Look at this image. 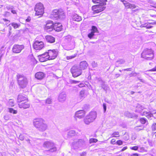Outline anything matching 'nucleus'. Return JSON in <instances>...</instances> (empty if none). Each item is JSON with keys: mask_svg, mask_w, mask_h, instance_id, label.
I'll use <instances>...</instances> for the list:
<instances>
[{"mask_svg": "<svg viewBox=\"0 0 156 156\" xmlns=\"http://www.w3.org/2000/svg\"><path fill=\"white\" fill-rule=\"evenodd\" d=\"M104 5L99 4L92 6V9L93 11V13H98L103 11L105 8V7Z\"/></svg>", "mask_w": 156, "mask_h": 156, "instance_id": "nucleus-9", "label": "nucleus"}, {"mask_svg": "<svg viewBox=\"0 0 156 156\" xmlns=\"http://www.w3.org/2000/svg\"><path fill=\"white\" fill-rule=\"evenodd\" d=\"M149 52L150 53L149 54L147 55V57H142L146 59L150 60L153 58L154 57L153 54V51L152 50H149Z\"/></svg>", "mask_w": 156, "mask_h": 156, "instance_id": "nucleus-23", "label": "nucleus"}, {"mask_svg": "<svg viewBox=\"0 0 156 156\" xmlns=\"http://www.w3.org/2000/svg\"><path fill=\"white\" fill-rule=\"evenodd\" d=\"M98 141V140L95 138H92L90 139L89 142L90 143H96Z\"/></svg>", "mask_w": 156, "mask_h": 156, "instance_id": "nucleus-46", "label": "nucleus"}, {"mask_svg": "<svg viewBox=\"0 0 156 156\" xmlns=\"http://www.w3.org/2000/svg\"><path fill=\"white\" fill-rule=\"evenodd\" d=\"M112 137H116L119 136V132H115L112 134Z\"/></svg>", "mask_w": 156, "mask_h": 156, "instance_id": "nucleus-42", "label": "nucleus"}, {"mask_svg": "<svg viewBox=\"0 0 156 156\" xmlns=\"http://www.w3.org/2000/svg\"><path fill=\"white\" fill-rule=\"evenodd\" d=\"M142 115L145 116L148 119H152L153 117L152 113L150 112H143Z\"/></svg>", "mask_w": 156, "mask_h": 156, "instance_id": "nucleus-28", "label": "nucleus"}, {"mask_svg": "<svg viewBox=\"0 0 156 156\" xmlns=\"http://www.w3.org/2000/svg\"><path fill=\"white\" fill-rule=\"evenodd\" d=\"M44 47V43L41 41H35L33 45L34 48L36 50H40Z\"/></svg>", "mask_w": 156, "mask_h": 156, "instance_id": "nucleus-11", "label": "nucleus"}, {"mask_svg": "<svg viewBox=\"0 0 156 156\" xmlns=\"http://www.w3.org/2000/svg\"><path fill=\"white\" fill-rule=\"evenodd\" d=\"M58 51L57 49L52 50H49L48 52H45V54H47L49 60L53 59L57 56Z\"/></svg>", "mask_w": 156, "mask_h": 156, "instance_id": "nucleus-8", "label": "nucleus"}, {"mask_svg": "<svg viewBox=\"0 0 156 156\" xmlns=\"http://www.w3.org/2000/svg\"><path fill=\"white\" fill-rule=\"evenodd\" d=\"M50 16L51 18L56 20L58 19H62L65 17L64 12L61 9L53 10Z\"/></svg>", "mask_w": 156, "mask_h": 156, "instance_id": "nucleus-3", "label": "nucleus"}, {"mask_svg": "<svg viewBox=\"0 0 156 156\" xmlns=\"http://www.w3.org/2000/svg\"><path fill=\"white\" fill-rule=\"evenodd\" d=\"M91 32H92L94 34L96 33H98V31L96 27L94 26H92V27Z\"/></svg>", "mask_w": 156, "mask_h": 156, "instance_id": "nucleus-36", "label": "nucleus"}, {"mask_svg": "<svg viewBox=\"0 0 156 156\" xmlns=\"http://www.w3.org/2000/svg\"><path fill=\"white\" fill-rule=\"evenodd\" d=\"M34 10L36 12L35 13L36 16H41L44 13V10L43 9Z\"/></svg>", "mask_w": 156, "mask_h": 156, "instance_id": "nucleus-32", "label": "nucleus"}, {"mask_svg": "<svg viewBox=\"0 0 156 156\" xmlns=\"http://www.w3.org/2000/svg\"><path fill=\"white\" fill-rule=\"evenodd\" d=\"M97 117V113L96 112L92 111L90 112L89 114L84 119V121L86 124H89L93 122Z\"/></svg>", "mask_w": 156, "mask_h": 156, "instance_id": "nucleus-6", "label": "nucleus"}, {"mask_svg": "<svg viewBox=\"0 0 156 156\" xmlns=\"http://www.w3.org/2000/svg\"><path fill=\"white\" fill-rule=\"evenodd\" d=\"M64 38L65 43H67L71 42L72 39L73 38V37L69 35L65 36Z\"/></svg>", "mask_w": 156, "mask_h": 156, "instance_id": "nucleus-25", "label": "nucleus"}, {"mask_svg": "<svg viewBox=\"0 0 156 156\" xmlns=\"http://www.w3.org/2000/svg\"><path fill=\"white\" fill-rule=\"evenodd\" d=\"M131 149L133 150H137L138 148V147L137 146H135L133 147H130Z\"/></svg>", "mask_w": 156, "mask_h": 156, "instance_id": "nucleus-53", "label": "nucleus"}, {"mask_svg": "<svg viewBox=\"0 0 156 156\" xmlns=\"http://www.w3.org/2000/svg\"><path fill=\"white\" fill-rule=\"evenodd\" d=\"M152 130L153 131H156V123L153 124L151 127Z\"/></svg>", "mask_w": 156, "mask_h": 156, "instance_id": "nucleus-47", "label": "nucleus"}, {"mask_svg": "<svg viewBox=\"0 0 156 156\" xmlns=\"http://www.w3.org/2000/svg\"><path fill=\"white\" fill-rule=\"evenodd\" d=\"M85 114V112L83 110H79L76 112L75 118L76 119L77 118H82L84 116Z\"/></svg>", "mask_w": 156, "mask_h": 156, "instance_id": "nucleus-12", "label": "nucleus"}, {"mask_svg": "<svg viewBox=\"0 0 156 156\" xmlns=\"http://www.w3.org/2000/svg\"><path fill=\"white\" fill-rule=\"evenodd\" d=\"M149 50H152L151 49H145L141 54V57H147V55L149 54Z\"/></svg>", "mask_w": 156, "mask_h": 156, "instance_id": "nucleus-29", "label": "nucleus"}, {"mask_svg": "<svg viewBox=\"0 0 156 156\" xmlns=\"http://www.w3.org/2000/svg\"><path fill=\"white\" fill-rule=\"evenodd\" d=\"M75 132L74 130H71L69 131L68 133V135L70 136H72L75 134Z\"/></svg>", "mask_w": 156, "mask_h": 156, "instance_id": "nucleus-45", "label": "nucleus"}, {"mask_svg": "<svg viewBox=\"0 0 156 156\" xmlns=\"http://www.w3.org/2000/svg\"><path fill=\"white\" fill-rule=\"evenodd\" d=\"M144 128V126H136L134 128L135 130L137 131H139L140 130L143 129Z\"/></svg>", "mask_w": 156, "mask_h": 156, "instance_id": "nucleus-38", "label": "nucleus"}, {"mask_svg": "<svg viewBox=\"0 0 156 156\" xmlns=\"http://www.w3.org/2000/svg\"><path fill=\"white\" fill-rule=\"evenodd\" d=\"M116 143L117 144L120 145H121L122 144V142L121 140H118L116 142Z\"/></svg>", "mask_w": 156, "mask_h": 156, "instance_id": "nucleus-54", "label": "nucleus"}, {"mask_svg": "<svg viewBox=\"0 0 156 156\" xmlns=\"http://www.w3.org/2000/svg\"><path fill=\"white\" fill-rule=\"evenodd\" d=\"M40 61L41 62H44L48 60H49L47 54H44L40 55L38 56Z\"/></svg>", "mask_w": 156, "mask_h": 156, "instance_id": "nucleus-15", "label": "nucleus"}, {"mask_svg": "<svg viewBox=\"0 0 156 156\" xmlns=\"http://www.w3.org/2000/svg\"><path fill=\"white\" fill-rule=\"evenodd\" d=\"M27 99V98L26 97L22 94H19L18 96L17 100L18 102L20 103L23 101H26Z\"/></svg>", "mask_w": 156, "mask_h": 156, "instance_id": "nucleus-22", "label": "nucleus"}, {"mask_svg": "<svg viewBox=\"0 0 156 156\" xmlns=\"http://www.w3.org/2000/svg\"><path fill=\"white\" fill-rule=\"evenodd\" d=\"M8 111L10 113H12L13 114H16L17 113V111L16 110H15L12 108H9Z\"/></svg>", "mask_w": 156, "mask_h": 156, "instance_id": "nucleus-37", "label": "nucleus"}, {"mask_svg": "<svg viewBox=\"0 0 156 156\" xmlns=\"http://www.w3.org/2000/svg\"><path fill=\"white\" fill-rule=\"evenodd\" d=\"M147 121V120L146 119L144 118H142L140 119V122L142 124H144Z\"/></svg>", "mask_w": 156, "mask_h": 156, "instance_id": "nucleus-44", "label": "nucleus"}, {"mask_svg": "<svg viewBox=\"0 0 156 156\" xmlns=\"http://www.w3.org/2000/svg\"><path fill=\"white\" fill-rule=\"evenodd\" d=\"M72 18L73 21L76 22H80L82 20V17L76 14H73Z\"/></svg>", "mask_w": 156, "mask_h": 156, "instance_id": "nucleus-21", "label": "nucleus"}, {"mask_svg": "<svg viewBox=\"0 0 156 156\" xmlns=\"http://www.w3.org/2000/svg\"><path fill=\"white\" fill-rule=\"evenodd\" d=\"M31 19V18L29 16L26 19V21L27 22H29L30 21Z\"/></svg>", "mask_w": 156, "mask_h": 156, "instance_id": "nucleus-64", "label": "nucleus"}, {"mask_svg": "<svg viewBox=\"0 0 156 156\" xmlns=\"http://www.w3.org/2000/svg\"><path fill=\"white\" fill-rule=\"evenodd\" d=\"M137 79L139 80H140V82H141L142 83H145V81L144 80L141 79L140 77H137Z\"/></svg>", "mask_w": 156, "mask_h": 156, "instance_id": "nucleus-63", "label": "nucleus"}, {"mask_svg": "<svg viewBox=\"0 0 156 156\" xmlns=\"http://www.w3.org/2000/svg\"><path fill=\"white\" fill-rule=\"evenodd\" d=\"M19 107L20 108H23L24 109L29 108L30 105L26 101L24 103L19 104Z\"/></svg>", "mask_w": 156, "mask_h": 156, "instance_id": "nucleus-20", "label": "nucleus"}, {"mask_svg": "<svg viewBox=\"0 0 156 156\" xmlns=\"http://www.w3.org/2000/svg\"><path fill=\"white\" fill-rule=\"evenodd\" d=\"M88 64L86 61L81 62L80 64V68L82 70H84L87 68Z\"/></svg>", "mask_w": 156, "mask_h": 156, "instance_id": "nucleus-19", "label": "nucleus"}, {"mask_svg": "<svg viewBox=\"0 0 156 156\" xmlns=\"http://www.w3.org/2000/svg\"><path fill=\"white\" fill-rule=\"evenodd\" d=\"M144 27H146L147 29H150L152 27V26H151L148 25V23H145L144 24Z\"/></svg>", "mask_w": 156, "mask_h": 156, "instance_id": "nucleus-51", "label": "nucleus"}, {"mask_svg": "<svg viewBox=\"0 0 156 156\" xmlns=\"http://www.w3.org/2000/svg\"><path fill=\"white\" fill-rule=\"evenodd\" d=\"M54 23L51 21H48L45 27V29L51 31L54 29Z\"/></svg>", "mask_w": 156, "mask_h": 156, "instance_id": "nucleus-13", "label": "nucleus"}, {"mask_svg": "<svg viewBox=\"0 0 156 156\" xmlns=\"http://www.w3.org/2000/svg\"><path fill=\"white\" fill-rule=\"evenodd\" d=\"M86 145L85 141L82 139L77 140L72 143V147L74 149L84 148Z\"/></svg>", "mask_w": 156, "mask_h": 156, "instance_id": "nucleus-5", "label": "nucleus"}, {"mask_svg": "<svg viewBox=\"0 0 156 156\" xmlns=\"http://www.w3.org/2000/svg\"><path fill=\"white\" fill-rule=\"evenodd\" d=\"M92 2L95 3H99L100 5H105L107 0H92Z\"/></svg>", "mask_w": 156, "mask_h": 156, "instance_id": "nucleus-27", "label": "nucleus"}, {"mask_svg": "<svg viewBox=\"0 0 156 156\" xmlns=\"http://www.w3.org/2000/svg\"><path fill=\"white\" fill-rule=\"evenodd\" d=\"M84 84L83 83H80L78 85V86L80 87H83L84 86Z\"/></svg>", "mask_w": 156, "mask_h": 156, "instance_id": "nucleus-60", "label": "nucleus"}, {"mask_svg": "<svg viewBox=\"0 0 156 156\" xmlns=\"http://www.w3.org/2000/svg\"><path fill=\"white\" fill-rule=\"evenodd\" d=\"M139 74V73H136V72H132L129 74V76L130 77L132 76H135L137 75L138 74Z\"/></svg>", "mask_w": 156, "mask_h": 156, "instance_id": "nucleus-49", "label": "nucleus"}, {"mask_svg": "<svg viewBox=\"0 0 156 156\" xmlns=\"http://www.w3.org/2000/svg\"><path fill=\"white\" fill-rule=\"evenodd\" d=\"M101 87L105 91H107L108 89V87L107 86V85L105 84H103L101 85Z\"/></svg>", "mask_w": 156, "mask_h": 156, "instance_id": "nucleus-43", "label": "nucleus"}, {"mask_svg": "<svg viewBox=\"0 0 156 156\" xmlns=\"http://www.w3.org/2000/svg\"><path fill=\"white\" fill-rule=\"evenodd\" d=\"M10 24H11L14 29H16L19 27L20 26V24H17V23L14 22Z\"/></svg>", "mask_w": 156, "mask_h": 156, "instance_id": "nucleus-39", "label": "nucleus"}, {"mask_svg": "<svg viewBox=\"0 0 156 156\" xmlns=\"http://www.w3.org/2000/svg\"><path fill=\"white\" fill-rule=\"evenodd\" d=\"M16 76L19 86L22 88L26 87L28 83L26 77L23 74H17Z\"/></svg>", "mask_w": 156, "mask_h": 156, "instance_id": "nucleus-4", "label": "nucleus"}, {"mask_svg": "<svg viewBox=\"0 0 156 156\" xmlns=\"http://www.w3.org/2000/svg\"><path fill=\"white\" fill-rule=\"evenodd\" d=\"M80 82V81H78L75 80H71L70 81V82L72 83H79Z\"/></svg>", "mask_w": 156, "mask_h": 156, "instance_id": "nucleus-55", "label": "nucleus"}, {"mask_svg": "<svg viewBox=\"0 0 156 156\" xmlns=\"http://www.w3.org/2000/svg\"><path fill=\"white\" fill-rule=\"evenodd\" d=\"M6 8L8 10L13 9H14V7L10 5H8L6 6Z\"/></svg>", "mask_w": 156, "mask_h": 156, "instance_id": "nucleus-48", "label": "nucleus"}, {"mask_svg": "<svg viewBox=\"0 0 156 156\" xmlns=\"http://www.w3.org/2000/svg\"><path fill=\"white\" fill-rule=\"evenodd\" d=\"M124 5L127 8L133 9L136 8V6L134 4H131L126 2V3H124Z\"/></svg>", "mask_w": 156, "mask_h": 156, "instance_id": "nucleus-24", "label": "nucleus"}, {"mask_svg": "<svg viewBox=\"0 0 156 156\" xmlns=\"http://www.w3.org/2000/svg\"><path fill=\"white\" fill-rule=\"evenodd\" d=\"M87 152H83L80 154V156H86Z\"/></svg>", "mask_w": 156, "mask_h": 156, "instance_id": "nucleus-57", "label": "nucleus"}, {"mask_svg": "<svg viewBox=\"0 0 156 156\" xmlns=\"http://www.w3.org/2000/svg\"><path fill=\"white\" fill-rule=\"evenodd\" d=\"M150 71H156V66L152 69L149 70Z\"/></svg>", "mask_w": 156, "mask_h": 156, "instance_id": "nucleus-61", "label": "nucleus"}, {"mask_svg": "<svg viewBox=\"0 0 156 156\" xmlns=\"http://www.w3.org/2000/svg\"><path fill=\"white\" fill-rule=\"evenodd\" d=\"M125 62V61L123 59L117 61L116 62V66L117 67L120 66L122 64H124Z\"/></svg>", "mask_w": 156, "mask_h": 156, "instance_id": "nucleus-33", "label": "nucleus"}, {"mask_svg": "<svg viewBox=\"0 0 156 156\" xmlns=\"http://www.w3.org/2000/svg\"><path fill=\"white\" fill-rule=\"evenodd\" d=\"M45 38L46 41L50 43H54L55 41V38L51 35H47L46 36Z\"/></svg>", "mask_w": 156, "mask_h": 156, "instance_id": "nucleus-18", "label": "nucleus"}, {"mask_svg": "<svg viewBox=\"0 0 156 156\" xmlns=\"http://www.w3.org/2000/svg\"><path fill=\"white\" fill-rule=\"evenodd\" d=\"M124 115L129 118H133L136 117V115L134 113H131L128 112H125L124 113Z\"/></svg>", "mask_w": 156, "mask_h": 156, "instance_id": "nucleus-30", "label": "nucleus"}, {"mask_svg": "<svg viewBox=\"0 0 156 156\" xmlns=\"http://www.w3.org/2000/svg\"><path fill=\"white\" fill-rule=\"evenodd\" d=\"M24 46L23 45L15 44L12 48V52L15 53H20L24 48Z\"/></svg>", "mask_w": 156, "mask_h": 156, "instance_id": "nucleus-10", "label": "nucleus"}, {"mask_svg": "<svg viewBox=\"0 0 156 156\" xmlns=\"http://www.w3.org/2000/svg\"><path fill=\"white\" fill-rule=\"evenodd\" d=\"M54 29L57 31H59L62 29V25L60 23H54Z\"/></svg>", "mask_w": 156, "mask_h": 156, "instance_id": "nucleus-16", "label": "nucleus"}, {"mask_svg": "<svg viewBox=\"0 0 156 156\" xmlns=\"http://www.w3.org/2000/svg\"><path fill=\"white\" fill-rule=\"evenodd\" d=\"M4 119L6 120H8L9 119V117L8 115H5L4 116Z\"/></svg>", "mask_w": 156, "mask_h": 156, "instance_id": "nucleus-62", "label": "nucleus"}, {"mask_svg": "<svg viewBox=\"0 0 156 156\" xmlns=\"http://www.w3.org/2000/svg\"><path fill=\"white\" fill-rule=\"evenodd\" d=\"M43 9L44 10V7L43 5L41 3H39L37 4L35 6L34 10H38Z\"/></svg>", "mask_w": 156, "mask_h": 156, "instance_id": "nucleus-31", "label": "nucleus"}, {"mask_svg": "<svg viewBox=\"0 0 156 156\" xmlns=\"http://www.w3.org/2000/svg\"><path fill=\"white\" fill-rule=\"evenodd\" d=\"M85 94L84 90H82L80 92L79 97L80 99L83 100L85 98Z\"/></svg>", "mask_w": 156, "mask_h": 156, "instance_id": "nucleus-34", "label": "nucleus"}, {"mask_svg": "<svg viewBox=\"0 0 156 156\" xmlns=\"http://www.w3.org/2000/svg\"><path fill=\"white\" fill-rule=\"evenodd\" d=\"M27 135V134L25 133L20 134L19 136V139L21 141H23L24 140V136Z\"/></svg>", "mask_w": 156, "mask_h": 156, "instance_id": "nucleus-40", "label": "nucleus"}, {"mask_svg": "<svg viewBox=\"0 0 156 156\" xmlns=\"http://www.w3.org/2000/svg\"><path fill=\"white\" fill-rule=\"evenodd\" d=\"M74 47L73 45H72L70 47L67 48L66 49L67 50H71L73 49L74 48Z\"/></svg>", "mask_w": 156, "mask_h": 156, "instance_id": "nucleus-56", "label": "nucleus"}, {"mask_svg": "<svg viewBox=\"0 0 156 156\" xmlns=\"http://www.w3.org/2000/svg\"><path fill=\"white\" fill-rule=\"evenodd\" d=\"M71 72L74 77H77L82 73V70L78 66H74L71 69Z\"/></svg>", "mask_w": 156, "mask_h": 156, "instance_id": "nucleus-7", "label": "nucleus"}, {"mask_svg": "<svg viewBox=\"0 0 156 156\" xmlns=\"http://www.w3.org/2000/svg\"><path fill=\"white\" fill-rule=\"evenodd\" d=\"M145 108L141 105L138 104L136 106V109L135 111L136 112L140 113Z\"/></svg>", "mask_w": 156, "mask_h": 156, "instance_id": "nucleus-26", "label": "nucleus"}, {"mask_svg": "<svg viewBox=\"0 0 156 156\" xmlns=\"http://www.w3.org/2000/svg\"><path fill=\"white\" fill-rule=\"evenodd\" d=\"M52 102V99L50 98H48L45 100V103L47 104H50Z\"/></svg>", "mask_w": 156, "mask_h": 156, "instance_id": "nucleus-41", "label": "nucleus"}, {"mask_svg": "<svg viewBox=\"0 0 156 156\" xmlns=\"http://www.w3.org/2000/svg\"><path fill=\"white\" fill-rule=\"evenodd\" d=\"M45 76L44 73L42 72H39L36 73L35 75V77L38 80H42Z\"/></svg>", "mask_w": 156, "mask_h": 156, "instance_id": "nucleus-17", "label": "nucleus"}, {"mask_svg": "<svg viewBox=\"0 0 156 156\" xmlns=\"http://www.w3.org/2000/svg\"><path fill=\"white\" fill-rule=\"evenodd\" d=\"M34 126L39 131L43 132L48 128L47 125L42 119H37L34 120L33 122Z\"/></svg>", "mask_w": 156, "mask_h": 156, "instance_id": "nucleus-1", "label": "nucleus"}, {"mask_svg": "<svg viewBox=\"0 0 156 156\" xmlns=\"http://www.w3.org/2000/svg\"><path fill=\"white\" fill-rule=\"evenodd\" d=\"M94 35V34L92 32H91L90 33L88 34V37L90 39H91Z\"/></svg>", "mask_w": 156, "mask_h": 156, "instance_id": "nucleus-50", "label": "nucleus"}, {"mask_svg": "<svg viewBox=\"0 0 156 156\" xmlns=\"http://www.w3.org/2000/svg\"><path fill=\"white\" fill-rule=\"evenodd\" d=\"M136 138V134H134L132 135V139L133 140H135Z\"/></svg>", "mask_w": 156, "mask_h": 156, "instance_id": "nucleus-58", "label": "nucleus"}, {"mask_svg": "<svg viewBox=\"0 0 156 156\" xmlns=\"http://www.w3.org/2000/svg\"><path fill=\"white\" fill-rule=\"evenodd\" d=\"M66 95L65 92H62L59 95L58 100L60 102H63L66 100Z\"/></svg>", "mask_w": 156, "mask_h": 156, "instance_id": "nucleus-14", "label": "nucleus"}, {"mask_svg": "<svg viewBox=\"0 0 156 156\" xmlns=\"http://www.w3.org/2000/svg\"><path fill=\"white\" fill-rule=\"evenodd\" d=\"M43 147L45 149H48L46 151L48 152H54L57 151V148L55 144L51 140L46 141L44 142Z\"/></svg>", "mask_w": 156, "mask_h": 156, "instance_id": "nucleus-2", "label": "nucleus"}, {"mask_svg": "<svg viewBox=\"0 0 156 156\" xmlns=\"http://www.w3.org/2000/svg\"><path fill=\"white\" fill-rule=\"evenodd\" d=\"M103 107L104 110V112H105L106 110V104L103 103Z\"/></svg>", "mask_w": 156, "mask_h": 156, "instance_id": "nucleus-59", "label": "nucleus"}, {"mask_svg": "<svg viewBox=\"0 0 156 156\" xmlns=\"http://www.w3.org/2000/svg\"><path fill=\"white\" fill-rule=\"evenodd\" d=\"M91 64L92 67L94 68L98 66L97 63L95 62V61L92 62Z\"/></svg>", "mask_w": 156, "mask_h": 156, "instance_id": "nucleus-52", "label": "nucleus"}, {"mask_svg": "<svg viewBox=\"0 0 156 156\" xmlns=\"http://www.w3.org/2000/svg\"><path fill=\"white\" fill-rule=\"evenodd\" d=\"M15 103L13 100L10 99L9 100L8 103L7 105L10 107H13L14 106Z\"/></svg>", "mask_w": 156, "mask_h": 156, "instance_id": "nucleus-35", "label": "nucleus"}]
</instances>
